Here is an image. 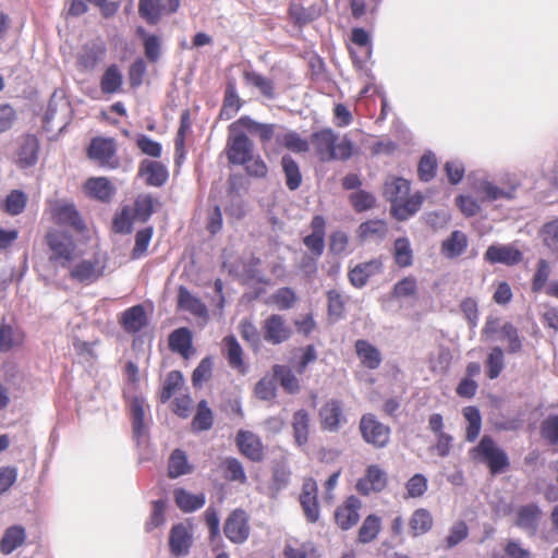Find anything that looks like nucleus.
<instances>
[{"label":"nucleus","mask_w":558,"mask_h":558,"mask_svg":"<svg viewBox=\"0 0 558 558\" xmlns=\"http://www.w3.org/2000/svg\"><path fill=\"white\" fill-rule=\"evenodd\" d=\"M226 155L229 163L243 166L250 177L265 178L268 173L266 162L255 154L254 143L244 129L229 130Z\"/></svg>","instance_id":"1"},{"label":"nucleus","mask_w":558,"mask_h":558,"mask_svg":"<svg viewBox=\"0 0 558 558\" xmlns=\"http://www.w3.org/2000/svg\"><path fill=\"white\" fill-rule=\"evenodd\" d=\"M383 194L391 204L390 215L398 221L408 220L415 215L424 202L420 192L410 195V181L400 177H389L384 184Z\"/></svg>","instance_id":"2"},{"label":"nucleus","mask_w":558,"mask_h":558,"mask_svg":"<svg viewBox=\"0 0 558 558\" xmlns=\"http://www.w3.org/2000/svg\"><path fill=\"white\" fill-rule=\"evenodd\" d=\"M322 162L349 160L354 154V144L347 136L339 135L331 128H323L310 136V147Z\"/></svg>","instance_id":"3"},{"label":"nucleus","mask_w":558,"mask_h":558,"mask_svg":"<svg viewBox=\"0 0 558 558\" xmlns=\"http://www.w3.org/2000/svg\"><path fill=\"white\" fill-rule=\"evenodd\" d=\"M45 243L49 248L51 263L69 267L76 257V243L66 230L49 228L45 234Z\"/></svg>","instance_id":"4"},{"label":"nucleus","mask_w":558,"mask_h":558,"mask_svg":"<svg viewBox=\"0 0 558 558\" xmlns=\"http://www.w3.org/2000/svg\"><path fill=\"white\" fill-rule=\"evenodd\" d=\"M470 456L474 461L486 464L493 475L505 472L510 465L505 450L488 435L483 436L477 446L470 450Z\"/></svg>","instance_id":"5"},{"label":"nucleus","mask_w":558,"mask_h":558,"mask_svg":"<svg viewBox=\"0 0 558 558\" xmlns=\"http://www.w3.org/2000/svg\"><path fill=\"white\" fill-rule=\"evenodd\" d=\"M47 219L61 228H69L76 232L86 229L85 222L75 205L66 199H49L45 209Z\"/></svg>","instance_id":"6"},{"label":"nucleus","mask_w":558,"mask_h":558,"mask_svg":"<svg viewBox=\"0 0 558 558\" xmlns=\"http://www.w3.org/2000/svg\"><path fill=\"white\" fill-rule=\"evenodd\" d=\"M359 432L362 439L375 449H384L390 442L391 428L373 413H365L361 416Z\"/></svg>","instance_id":"7"},{"label":"nucleus","mask_w":558,"mask_h":558,"mask_svg":"<svg viewBox=\"0 0 558 558\" xmlns=\"http://www.w3.org/2000/svg\"><path fill=\"white\" fill-rule=\"evenodd\" d=\"M86 153L90 160L102 168L113 170L120 167L121 162L117 154V143L111 137H93Z\"/></svg>","instance_id":"8"},{"label":"nucleus","mask_w":558,"mask_h":558,"mask_svg":"<svg viewBox=\"0 0 558 558\" xmlns=\"http://www.w3.org/2000/svg\"><path fill=\"white\" fill-rule=\"evenodd\" d=\"M180 0H138V14L149 25H157L162 16L175 13Z\"/></svg>","instance_id":"9"},{"label":"nucleus","mask_w":558,"mask_h":558,"mask_svg":"<svg viewBox=\"0 0 558 558\" xmlns=\"http://www.w3.org/2000/svg\"><path fill=\"white\" fill-rule=\"evenodd\" d=\"M226 537L233 544H243L251 534L248 515L243 509H235L230 512L223 524Z\"/></svg>","instance_id":"10"},{"label":"nucleus","mask_w":558,"mask_h":558,"mask_svg":"<svg viewBox=\"0 0 558 558\" xmlns=\"http://www.w3.org/2000/svg\"><path fill=\"white\" fill-rule=\"evenodd\" d=\"M363 504L354 495L347 497L335 510L333 520L336 525L342 531H349L360 521V511Z\"/></svg>","instance_id":"11"},{"label":"nucleus","mask_w":558,"mask_h":558,"mask_svg":"<svg viewBox=\"0 0 558 558\" xmlns=\"http://www.w3.org/2000/svg\"><path fill=\"white\" fill-rule=\"evenodd\" d=\"M318 418L323 430L338 432L347 423L343 402L335 398L327 400L318 411Z\"/></svg>","instance_id":"12"},{"label":"nucleus","mask_w":558,"mask_h":558,"mask_svg":"<svg viewBox=\"0 0 558 558\" xmlns=\"http://www.w3.org/2000/svg\"><path fill=\"white\" fill-rule=\"evenodd\" d=\"M264 340L277 345L288 341L292 336V329L282 315L271 314L262 325Z\"/></svg>","instance_id":"13"},{"label":"nucleus","mask_w":558,"mask_h":558,"mask_svg":"<svg viewBox=\"0 0 558 558\" xmlns=\"http://www.w3.org/2000/svg\"><path fill=\"white\" fill-rule=\"evenodd\" d=\"M106 263L98 257L83 259L70 270V278L84 284H90L104 276Z\"/></svg>","instance_id":"14"},{"label":"nucleus","mask_w":558,"mask_h":558,"mask_svg":"<svg viewBox=\"0 0 558 558\" xmlns=\"http://www.w3.org/2000/svg\"><path fill=\"white\" fill-rule=\"evenodd\" d=\"M302 510L310 523L319 520L318 486L314 478L307 477L303 481L302 490L299 497Z\"/></svg>","instance_id":"15"},{"label":"nucleus","mask_w":558,"mask_h":558,"mask_svg":"<svg viewBox=\"0 0 558 558\" xmlns=\"http://www.w3.org/2000/svg\"><path fill=\"white\" fill-rule=\"evenodd\" d=\"M388 484L386 472L377 464L367 466L364 476L357 480L355 489L363 496L383 492Z\"/></svg>","instance_id":"16"},{"label":"nucleus","mask_w":558,"mask_h":558,"mask_svg":"<svg viewBox=\"0 0 558 558\" xmlns=\"http://www.w3.org/2000/svg\"><path fill=\"white\" fill-rule=\"evenodd\" d=\"M311 229L312 233L303 239V244L316 260L323 255L325 248L326 219L322 215H315L311 221Z\"/></svg>","instance_id":"17"},{"label":"nucleus","mask_w":558,"mask_h":558,"mask_svg":"<svg viewBox=\"0 0 558 558\" xmlns=\"http://www.w3.org/2000/svg\"><path fill=\"white\" fill-rule=\"evenodd\" d=\"M484 259L489 264L514 266L522 262L523 254L511 244H493L487 247Z\"/></svg>","instance_id":"18"},{"label":"nucleus","mask_w":558,"mask_h":558,"mask_svg":"<svg viewBox=\"0 0 558 558\" xmlns=\"http://www.w3.org/2000/svg\"><path fill=\"white\" fill-rule=\"evenodd\" d=\"M235 444L239 451L248 460L260 462L264 459L262 439L251 430H239L235 436Z\"/></svg>","instance_id":"19"},{"label":"nucleus","mask_w":558,"mask_h":558,"mask_svg":"<svg viewBox=\"0 0 558 558\" xmlns=\"http://www.w3.org/2000/svg\"><path fill=\"white\" fill-rule=\"evenodd\" d=\"M106 46L102 43H88L84 45L76 57L77 69L82 72H90L106 57Z\"/></svg>","instance_id":"20"},{"label":"nucleus","mask_w":558,"mask_h":558,"mask_svg":"<svg viewBox=\"0 0 558 558\" xmlns=\"http://www.w3.org/2000/svg\"><path fill=\"white\" fill-rule=\"evenodd\" d=\"M542 509L535 502L521 505L514 513V525L529 534L534 535L542 518Z\"/></svg>","instance_id":"21"},{"label":"nucleus","mask_w":558,"mask_h":558,"mask_svg":"<svg viewBox=\"0 0 558 558\" xmlns=\"http://www.w3.org/2000/svg\"><path fill=\"white\" fill-rule=\"evenodd\" d=\"M383 267L380 257L360 263L349 270L348 279L354 288L361 289L367 284L372 277L380 274Z\"/></svg>","instance_id":"22"},{"label":"nucleus","mask_w":558,"mask_h":558,"mask_svg":"<svg viewBox=\"0 0 558 558\" xmlns=\"http://www.w3.org/2000/svg\"><path fill=\"white\" fill-rule=\"evenodd\" d=\"M138 177L144 178L146 185L160 187L169 179L167 167L157 160L144 159L138 167Z\"/></svg>","instance_id":"23"},{"label":"nucleus","mask_w":558,"mask_h":558,"mask_svg":"<svg viewBox=\"0 0 558 558\" xmlns=\"http://www.w3.org/2000/svg\"><path fill=\"white\" fill-rule=\"evenodd\" d=\"M222 353L228 361L229 366L241 375L247 373V365L244 361V351L233 335L226 336L222 339Z\"/></svg>","instance_id":"24"},{"label":"nucleus","mask_w":558,"mask_h":558,"mask_svg":"<svg viewBox=\"0 0 558 558\" xmlns=\"http://www.w3.org/2000/svg\"><path fill=\"white\" fill-rule=\"evenodd\" d=\"M193 536L183 523L174 524L169 533V548L173 556L180 557L189 554Z\"/></svg>","instance_id":"25"},{"label":"nucleus","mask_w":558,"mask_h":558,"mask_svg":"<svg viewBox=\"0 0 558 558\" xmlns=\"http://www.w3.org/2000/svg\"><path fill=\"white\" fill-rule=\"evenodd\" d=\"M39 151V141L36 135L27 134L22 137V142L16 151V163L20 168H29L37 162Z\"/></svg>","instance_id":"26"},{"label":"nucleus","mask_w":558,"mask_h":558,"mask_svg":"<svg viewBox=\"0 0 558 558\" xmlns=\"http://www.w3.org/2000/svg\"><path fill=\"white\" fill-rule=\"evenodd\" d=\"M84 190L89 197L102 203H109L116 193V187L106 177L87 179Z\"/></svg>","instance_id":"27"},{"label":"nucleus","mask_w":558,"mask_h":558,"mask_svg":"<svg viewBox=\"0 0 558 558\" xmlns=\"http://www.w3.org/2000/svg\"><path fill=\"white\" fill-rule=\"evenodd\" d=\"M27 539V533L23 525L13 524L8 526L0 539V553L10 555L17 548L22 547Z\"/></svg>","instance_id":"28"},{"label":"nucleus","mask_w":558,"mask_h":558,"mask_svg":"<svg viewBox=\"0 0 558 558\" xmlns=\"http://www.w3.org/2000/svg\"><path fill=\"white\" fill-rule=\"evenodd\" d=\"M244 129L252 134H257L263 143L269 142L275 134L274 124H265L254 121L248 116H242L236 121L232 122L228 130Z\"/></svg>","instance_id":"29"},{"label":"nucleus","mask_w":558,"mask_h":558,"mask_svg":"<svg viewBox=\"0 0 558 558\" xmlns=\"http://www.w3.org/2000/svg\"><path fill=\"white\" fill-rule=\"evenodd\" d=\"M292 432L294 442L298 447H304L310 440L311 415L307 410L300 409L292 415Z\"/></svg>","instance_id":"30"},{"label":"nucleus","mask_w":558,"mask_h":558,"mask_svg":"<svg viewBox=\"0 0 558 558\" xmlns=\"http://www.w3.org/2000/svg\"><path fill=\"white\" fill-rule=\"evenodd\" d=\"M148 323L147 315L143 305L129 307L121 314L120 324L129 333L141 331Z\"/></svg>","instance_id":"31"},{"label":"nucleus","mask_w":558,"mask_h":558,"mask_svg":"<svg viewBox=\"0 0 558 558\" xmlns=\"http://www.w3.org/2000/svg\"><path fill=\"white\" fill-rule=\"evenodd\" d=\"M388 234V225L383 219H369L362 222L357 230L356 235L361 242L366 241H383Z\"/></svg>","instance_id":"32"},{"label":"nucleus","mask_w":558,"mask_h":558,"mask_svg":"<svg viewBox=\"0 0 558 558\" xmlns=\"http://www.w3.org/2000/svg\"><path fill=\"white\" fill-rule=\"evenodd\" d=\"M169 348L172 352L179 353L184 359H189L193 350V335L186 327L174 329L169 335Z\"/></svg>","instance_id":"33"},{"label":"nucleus","mask_w":558,"mask_h":558,"mask_svg":"<svg viewBox=\"0 0 558 558\" xmlns=\"http://www.w3.org/2000/svg\"><path fill=\"white\" fill-rule=\"evenodd\" d=\"M242 106L243 101L238 94L235 83L228 82L218 118L225 121L230 120L239 112Z\"/></svg>","instance_id":"34"},{"label":"nucleus","mask_w":558,"mask_h":558,"mask_svg":"<svg viewBox=\"0 0 558 558\" xmlns=\"http://www.w3.org/2000/svg\"><path fill=\"white\" fill-rule=\"evenodd\" d=\"M354 349L361 364L368 369H376L380 366L383 357L379 350L371 342L359 339L354 343Z\"/></svg>","instance_id":"35"},{"label":"nucleus","mask_w":558,"mask_h":558,"mask_svg":"<svg viewBox=\"0 0 558 558\" xmlns=\"http://www.w3.org/2000/svg\"><path fill=\"white\" fill-rule=\"evenodd\" d=\"M408 525L412 537L422 536L432 531L434 526L433 514L425 508H418L411 514Z\"/></svg>","instance_id":"36"},{"label":"nucleus","mask_w":558,"mask_h":558,"mask_svg":"<svg viewBox=\"0 0 558 558\" xmlns=\"http://www.w3.org/2000/svg\"><path fill=\"white\" fill-rule=\"evenodd\" d=\"M178 307L196 317H207V306L202 300L193 295L187 288L181 286L178 290Z\"/></svg>","instance_id":"37"},{"label":"nucleus","mask_w":558,"mask_h":558,"mask_svg":"<svg viewBox=\"0 0 558 558\" xmlns=\"http://www.w3.org/2000/svg\"><path fill=\"white\" fill-rule=\"evenodd\" d=\"M468 244L466 234L460 230H454L441 242L440 252L446 258L453 259L465 252Z\"/></svg>","instance_id":"38"},{"label":"nucleus","mask_w":558,"mask_h":558,"mask_svg":"<svg viewBox=\"0 0 558 558\" xmlns=\"http://www.w3.org/2000/svg\"><path fill=\"white\" fill-rule=\"evenodd\" d=\"M25 333L19 328L7 324L4 319L0 323V353H7L14 347H20L24 343Z\"/></svg>","instance_id":"39"},{"label":"nucleus","mask_w":558,"mask_h":558,"mask_svg":"<svg viewBox=\"0 0 558 558\" xmlns=\"http://www.w3.org/2000/svg\"><path fill=\"white\" fill-rule=\"evenodd\" d=\"M136 35L142 39L145 58L150 63H156L161 54L160 37L149 34L143 26L136 28Z\"/></svg>","instance_id":"40"},{"label":"nucleus","mask_w":558,"mask_h":558,"mask_svg":"<svg viewBox=\"0 0 558 558\" xmlns=\"http://www.w3.org/2000/svg\"><path fill=\"white\" fill-rule=\"evenodd\" d=\"M288 14L295 25L303 26L317 20L322 12L316 5L303 7L300 3L292 2L289 5Z\"/></svg>","instance_id":"41"},{"label":"nucleus","mask_w":558,"mask_h":558,"mask_svg":"<svg viewBox=\"0 0 558 558\" xmlns=\"http://www.w3.org/2000/svg\"><path fill=\"white\" fill-rule=\"evenodd\" d=\"M123 75L117 64L109 65L100 77V89L105 95H112L121 92Z\"/></svg>","instance_id":"42"},{"label":"nucleus","mask_w":558,"mask_h":558,"mask_svg":"<svg viewBox=\"0 0 558 558\" xmlns=\"http://www.w3.org/2000/svg\"><path fill=\"white\" fill-rule=\"evenodd\" d=\"M274 377L279 381L281 388L289 395L299 393L301 384L294 373L286 365L276 364L272 366Z\"/></svg>","instance_id":"43"},{"label":"nucleus","mask_w":558,"mask_h":558,"mask_svg":"<svg viewBox=\"0 0 558 558\" xmlns=\"http://www.w3.org/2000/svg\"><path fill=\"white\" fill-rule=\"evenodd\" d=\"M281 167L284 174L287 187L290 191L298 190L303 181L299 163L290 155H284L281 158Z\"/></svg>","instance_id":"44"},{"label":"nucleus","mask_w":558,"mask_h":558,"mask_svg":"<svg viewBox=\"0 0 558 558\" xmlns=\"http://www.w3.org/2000/svg\"><path fill=\"white\" fill-rule=\"evenodd\" d=\"M243 78L247 85L257 88L265 98H275L276 92L272 80L255 71H244Z\"/></svg>","instance_id":"45"},{"label":"nucleus","mask_w":558,"mask_h":558,"mask_svg":"<svg viewBox=\"0 0 558 558\" xmlns=\"http://www.w3.org/2000/svg\"><path fill=\"white\" fill-rule=\"evenodd\" d=\"M174 501L183 512L187 513L201 509L206 500L204 494L195 495L183 488H178L174 490Z\"/></svg>","instance_id":"46"},{"label":"nucleus","mask_w":558,"mask_h":558,"mask_svg":"<svg viewBox=\"0 0 558 558\" xmlns=\"http://www.w3.org/2000/svg\"><path fill=\"white\" fill-rule=\"evenodd\" d=\"M477 193L481 195L483 202H493L500 198L512 199L514 198L515 186L511 185L507 189H501L488 181H483L477 187Z\"/></svg>","instance_id":"47"},{"label":"nucleus","mask_w":558,"mask_h":558,"mask_svg":"<svg viewBox=\"0 0 558 558\" xmlns=\"http://www.w3.org/2000/svg\"><path fill=\"white\" fill-rule=\"evenodd\" d=\"M392 256L395 263L400 268H407L413 264V250L411 247L410 240L405 236H401L395 240Z\"/></svg>","instance_id":"48"},{"label":"nucleus","mask_w":558,"mask_h":558,"mask_svg":"<svg viewBox=\"0 0 558 558\" xmlns=\"http://www.w3.org/2000/svg\"><path fill=\"white\" fill-rule=\"evenodd\" d=\"M192 429L194 432L209 430L214 425V413L208 405L207 400L203 399L197 403L196 413L192 420Z\"/></svg>","instance_id":"49"},{"label":"nucleus","mask_w":558,"mask_h":558,"mask_svg":"<svg viewBox=\"0 0 558 558\" xmlns=\"http://www.w3.org/2000/svg\"><path fill=\"white\" fill-rule=\"evenodd\" d=\"M276 140L279 145L296 154H303L310 150V141L303 138L295 131L277 135Z\"/></svg>","instance_id":"50"},{"label":"nucleus","mask_w":558,"mask_h":558,"mask_svg":"<svg viewBox=\"0 0 558 558\" xmlns=\"http://www.w3.org/2000/svg\"><path fill=\"white\" fill-rule=\"evenodd\" d=\"M381 530V520L376 514H368L357 532V539L362 544H367L376 539Z\"/></svg>","instance_id":"51"},{"label":"nucleus","mask_w":558,"mask_h":558,"mask_svg":"<svg viewBox=\"0 0 558 558\" xmlns=\"http://www.w3.org/2000/svg\"><path fill=\"white\" fill-rule=\"evenodd\" d=\"M192 470L193 468L189 464L185 452L181 449L173 450L169 458L168 476L170 478H177L191 473Z\"/></svg>","instance_id":"52"},{"label":"nucleus","mask_w":558,"mask_h":558,"mask_svg":"<svg viewBox=\"0 0 558 558\" xmlns=\"http://www.w3.org/2000/svg\"><path fill=\"white\" fill-rule=\"evenodd\" d=\"M462 413L468 422L465 439L469 442H473L477 439L481 433L482 416L480 410L476 407L469 405L463 409Z\"/></svg>","instance_id":"53"},{"label":"nucleus","mask_w":558,"mask_h":558,"mask_svg":"<svg viewBox=\"0 0 558 558\" xmlns=\"http://www.w3.org/2000/svg\"><path fill=\"white\" fill-rule=\"evenodd\" d=\"M131 417L134 437L140 439L145 430V402L141 397H134L131 400Z\"/></svg>","instance_id":"54"},{"label":"nucleus","mask_w":558,"mask_h":558,"mask_svg":"<svg viewBox=\"0 0 558 558\" xmlns=\"http://www.w3.org/2000/svg\"><path fill=\"white\" fill-rule=\"evenodd\" d=\"M191 113L189 109L182 111L180 117V126L178 129L174 146H175V155H177V163L180 162V159L184 157L185 154V137L186 133L191 129Z\"/></svg>","instance_id":"55"},{"label":"nucleus","mask_w":558,"mask_h":558,"mask_svg":"<svg viewBox=\"0 0 558 558\" xmlns=\"http://www.w3.org/2000/svg\"><path fill=\"white\" fill-rule=\"evenodd\" d=\"M351 41L356 45L363 52V58L357 60L355 53L351 51L352 58L355 63L362 64L372 53V43L369 34L361 27H355L351 32Z\"/></svg>","instance_id":"56"},{"label":"nucleus","mask_w":558,"mask_h":558,"mask_svg":"<svg viewBox=\"0 0 558 558\" xmlns=\"http://www.w3.org/2000/svg\"><path fill=\"white\" fill-rule=\"evenodd\" d=\"M223 477L230 482L245 484L247 481L242 463L235 458H227L220 463Z\"/></svg>","instance_id":"57"},{"label":"nucleus","mask_w":558,"mask_h":558,"mask_svg":"<svg viewBox=\"0 0 558 558\" xmlns=\"http://www.w3.org/2000/svg\"><path fill=\"white\" fill-rule=\"evenodd\" d=\"M183 376L180 371H171L167 374L166 379L163 381L159 400L161 403L168 402L172 396L181 389L183 386Z\"/></svg>","instance_id":"58"},{"label":"nucleus","mask_w":558,"mask_h":558,"mask_svg":"<svg viewBox=\"0 0 558 558\" xmlns=\"http://www.w3.org/2000/svg\"><path fill=\"white\" fill-rule=\"evenodd\" d=\"M551 275V268L546 259H539L536 264V269L531 281V290L534 293L545 292L547 288L548 279Z\"/></svg>","instance_id":"59"},{"label":"nucleus","mask_w":558,"mask_h":558,"mask_svg":"<svg viewBox=\"0 0 558 558\" xmlns=\"http://www.w3.org/2000/svg\"><path fill=\"white\" fill-rule=\"evenodd\" d=\"M298 301L296 293L288 287L278 289L269 296L268 303L275 305L279 310H290Z\"/></svg>","instance_id":"60"},{"label":"nucleus","mask_w":558,"mask_h":558,"mask_svg":"<svg viewBox=\"0 0 558 558\" xmlns=\"http://www.w3.org/2000/svg\"><path fill=\"white\" fill-rule=\"evenodd\" d=\"M134 214L129 206H123L116 213L112 220V230L116 233L128 234L131 233L133 228Z\"/></svg>","instance_id":"61"},{"label":"nucleus","mask_w":558,"mask_h":558,"mask_svg":"<svg viewBox=\"0 0 558 558\" xmlns=\"http://www.w3.org/2000/svg\"><path fill=\"white\" fill-rule=\"evenodd\" d=\"M155 198L150 194H141L134 201V217L140 221H147L154 213Z\"/></svg>","instance_id":"62"},{"label":"nucleus","mask_w":558,"mask_h":558,"mask_svg":"<svg viewBox=\"0 0 558 558\" xmlns=\"http://www.w3.org/2000/svg\"><path fill=\"white\" fill-rule=\"evenodd\" d=\"M27 203L26 195L19 190H13L5 198L3 209L11 216L23 213Z\"/></svg>","instance_id":"63"},{"label":"nucleus","mask_w":558,"mask_h":558,"mask_svg":"<svg viewBox=\"0 0 558 558\" xmlns=\"http://www.w3.org/2000/svg\"><path fill=\"white\" fill-rule=\"evenodd\" d=\"M541 435L549 445L558 444V414L548 415L542 422Z\"/></svg>","instance_id":"64"}]
</instances>
